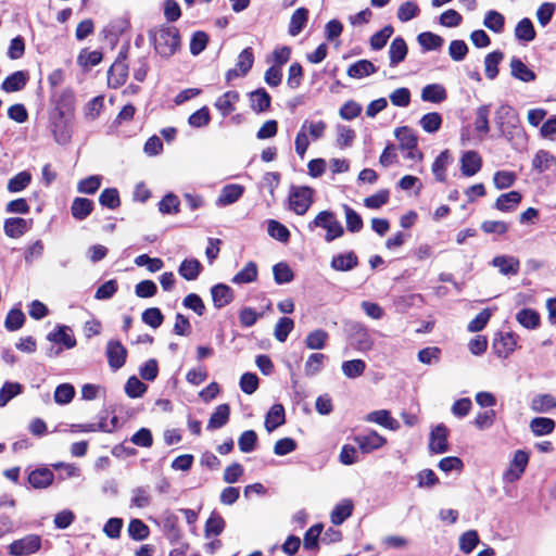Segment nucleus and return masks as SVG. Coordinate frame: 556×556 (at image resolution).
Instances as JSON below:
<instances>
[{"mask_svg": "<svg viewBox=\"0 0 556 556\" xmlns=\"http://www.w3.org/2000/svg\"><path fill=\"white\" fill-rule=\"evenodd\" d=\"M240 94L238 91L229 90L219 96L214 106L222 114V116L226 117L230 115L236 110V103L239 101Z\"/></svg>", "mask_w": 556, "mask_h": 556, "instance_id": "nucleus-19", "label": "nucleus"}, {"mask_svg": "<svg viewBox=\"0 0 556 556\" xmlns=\"http://www.w3.org/2000/svg\"><path fill=\"white\" fill-rule=\"evenodd\" d=\"M353 440L363 454L372 453L387 444V439L375 430H370L365 434L355 435Z\"/></svg>", "mask_w": 556, "mask_h": 556, "instance_id": "nucleus-11", "label": "nucleus"}, {"mask_svg": "<svg viewBox=\"0 0 556 556\" xmlns=\"http://www.w3.org/2000/svg\"><path fill=\"white\" fill-rule=\"evenodd\" d=\"M450 152L448 150L442 151L432 163V173L435 179L440 182H444L446 180V166L450 162Z\"/></svg>", "mask_w": 556, "mask_h": 556, "instance_id": "nucleus-44", "label": "nucleus"}, {"mask_svg": "<svg viewBox=\"0 0 556 556\" xmlns=\"http://www.w3.org/2000/svg\"><path fill=\"white\" fill-rule=\"evenodd\" d=\"M323 525L316 523L309 527L304 533L303 538V547L307 551H318L319 549V536L323 532Z\"/></svg>", "mask_w": 556, "mask_h": 556, "instance_id": "nucleus-43", "label": "nucleus"}, {"mask_svg": "<svg viewBox=\"0 0 556 556\" xmlns=\"http://www.w3.org/2000/svg\"><path fill=\"white\" fill-rule=\"evenodd\" d=\"M230 418V406L227 403L219 404L212 413L206 429L216 430L224 427Z\"/></svg>", "mask_w": 556, "mask_h": 556, "instance_id": "nucleus-26", "label": "nucleus"}, {"mask_svg": "<svg viewBox=\"0 0 556 556\" xmlns=\"http://www.w3.org/2000/svg\"><path fill=\"white\" fill-rule=\"evenodd\" d=\"M448 429L440 424L430 432L429 448L432 453L442 454L448 451Z\"/></svg>", "mask_w": 556, "mask_h": 556, "instance_id": "nucleus-14", "label": "nucleus"}, {"mask_svg": "<svg viewBox=\"0 0 556 556\" xmlns=\"http://www.w3.org/2000/svg\"><path fill=\"white\" fill-rule=\"evenodd\" d=\"M483 25L496 34L502 33L505 25V17L502 13L491 10L486 12Z\"/></svg>", "mask_w": 556, "mask_h": 556, "instance_id": "nucleus-56", "label": "nucleus"}, {"mask_svg": "<svg viewBox=\"0 0 556 556\" xmlns=\"http://www.w3.org/2000/svg\"><path fill=\"white\" fill-rule=\"evenodd\" d=\"M528 464L529 453L523 450H517L508 468L503 473V480L508 483L518 481L522 477Z\"/></svg>", "mask_w": 556, "mask_h": 556, "instance_id": "nucleus-7", "label": "nucleus"}, {"mask_svg": "<svg viewBox=\"0 0 556 556\" xmlns=\"http://www.w3.org/2000/svg\"><path fill=\"white\" fill-rule=\"evenodd\" d=\"M314 189L308 186H292L289 192V207L296 215H304L313 204Z\"/></svg>", "mask_w": 556, "mask_h": 556, "instance_id": "nucleus-4", "label": "nucleus"}, {"mask_svg": "<svg viewBox=\"0 0 556 556\" xmlns=\"http://www.w3.org/2000/svg\"><path fill=\"white\" fill-rule=\"evenodd\" d=\"M417 41L425 51L437 50L441 48L444 42L441 36L431 31H424L419 34Z\"/></svg>", "mask_w": 556, "mask_h": 556, "instance_id": "nucleus-49", "label": "nucleus"}, {"mask_svg": "<svg viewBox=\"0 0 556 556\" xmlns=\"http://www.w3.org/2000/svg\"><path fill=\"white\" fill-rule=\"evenodd\" d=\"M258 270L255 262L250 261L231 279L236 285L250 283L257 279Z\"/></svg>", "mask_w": 556, "mask_h": 556, "instance_id": "nucleus-40", "label": "nucleus"}, {"mask_svg": "<svg viewBox=\"0 0 556 556\" xmlns=\"http://www.w3.org/2000/svg\"><path fill=\"white\" fill-rule=\"evenodd\" d=\"M393 26L386 25L382 29L375 33L370 37V47L374 50H381L388 42L389 38L393 35Z\"/></svg>", "mask_w": 556, "mask_h": 556, "instance_id": "nucleus-63", "label": "nucleus"}, {"mask_svg": "<svg viewBox=\"0 0 556 556\" xmlns=\"http://www.w3.org/2000/svg\"><path fill=\"white\" fill-rule=\"evenodd\" d=\"M366 420L378 424L387 429L395 430L399 428L397 421L387 409L374 410L366 416Z\"/></svg>", "mask_w": 556, "mask_h": 556, "instance_id": "nucleus-37", "label": "nucleus"}, {"mask_svg": "<svg viewBox=\"0 0 556 556\" xmlns=\"http://www.w3.org/2000/svg\"><path fill=\"white\" fill-rule=\"evenodd\" d=\"M504 53L500 50L490 52L484 58V72L486 78L493 80L498 75V64L503 61Z\"/></svg>", "mask_w": 556, "mask_h": 556, "instance_id": "nucleus-38", "label": "nucleus"}, {"mask_svg": "<svg viewBox=\"0 0 556 556\" xmlns=\"http://www.w3.org/2000/svg\"><path fill=\"white\" fill-rule=\"evenodd\" d=\"M213 304L216 308L228 305L233 300L232 289L225 283H217L211 289Z\"/></svg>", "mask_w": 556, "mask_h": 556, "instance_id": "nucleus-23", "label": "nucleus"}, {"mask_svg": "<svg viewBox=\"0 0 556 556\" xmlns=\"http://www.w3.org/2000/svg\"><path fill=\"white\" fill-rule=\"evenodd\" d=\"M515 36L521 41H532L536 36V31L530 18L523 17L520 20L515 28Z\"/></svg>", "mask_w": 556, "mask_h": 556, "instance_id": "nucleus-47", "label": "nucleus"}, {"mask_svg": "<svg viewBox=\"0 0 556 556\" xmlns=\"http://www.w3.org/2000/svg\"><path fill=\"white\" fill-rule=\"evenodd\" d=\"M495 123L501 134L510 138L519 129L520 119L513 106L502 104L495 112Z\"/></svg>", "mask_w": 556, "mask_h": 556, "instance_id": "nucleus-3", "label": "nucleus"}, {"mask_svg": "<svg viewBox=\"0 0 556 556\" xmlns=\"http://www.w3.org/2000/svg\"><path fill=\"white\" fill-rule=\"evenodd\" d=\"M130 45L127 42L122 46L118 54L108 71V85L110 88L117 89L125 85L128 78V54Z\"/></svg>", "mask_w": 556, "mask_h": 556, "instance_id": "nucleus-2", "label": "nucleus"}, {"mask_svg": "<svg viewBox=\"0 0 556 556\" xmlns=\"http://www.w3.org/2000/svg\"><path fill=\"white\" fill-rule=\"evenodd\" d=\"M482 164V157L477 151H466L460 157L462 174L465 177H471L481 170Z\"/></svg>", "mask_w": 556, "mask_h": 556, "instance_id": "nucleus-16", "label": "nucleus"}, {"mask_svg": "<svg viewBox=\"0 0 556 556\" xmlns=\"http://www.w3.org/2000/svg\"><path fill=\"white\" fill-rule=\"evenodd\" d=\"M253 64L254 51L251 47H247L239 53L236 66L226 72L225 78L227 84L240 76H245L252 68Z\"/></svg>", "mask_w": 556, "mask_h": 556, "instance_id": "nucleus-8", "label": "nucleus"}, {"mask_svg": "<svg viewBox=\"0 0 556 556\" xmlns=\"http://www.w3.org/2000/svg\"><path fill=\"white\" fill-rule=\"evenodd\" d=\"M446 97L445 88L439 84L427 85L421 91V99L432 103H441Z\"/></svg>", "mask_w": 556, "mask_h": 556, "instance_id": "nucleus-42", "label": "nucleus"}, {"mask_svg": "<svg viewBox=\"0 0 556 556\" xmlns=\"http://www.w3.org/2000/svg\"><path fill=\"white\" fill-rule=\"evenodd\" d=\"M106 357L109 366L113 370L122 368L127 358V350L118 340H110L106 344Z\"/></svg>", "mask_w": 556, "mask_h": 556, "instance_id": "nucleus-13", "label": "nucleus"}, {"mask_svg": "<svg viewBox=\"0 0 556 556\" xmlns=\"http://www.w3.org/2000/svg\"><path fill=\"white\" fill-rule=\"evenodd\" d=\"M394 136L399 141L401 150H412L417 147L418 139L414 130L407 126L397 127Z\"/></svg>", "mask_w": 556, "mask_h": 556, "instance_id": "nucleus-32", "label": "nucleus"}, {"mask_svg": "<svg viewBox=\"0 0 556 556\" xmlns=\"http://www.w3.org/2000/svg\"><path fill=\"white\" fill-rule=\"evenodd\" d=\"M329 334L324 329L311 331L305 338V344L311 350H321L325 348Z\"/></svg>", "mask_w": 556, "mask_h": 556, "instance_id": "nucleus-52", "label": "nucleus"}, {"mask_svg": "<svg viewBox=\"0 0 556 556\" xmlns=\"http://www.w3.org/2000/svg\"><path fill=\"white\" fill-rule=\"evenodd\" d=\"M516 320L527 329H535L541 324V316L535 309L522 308L516 314Z\"/></svg>", "mask_w": 556, "mask_h": 556, "instance_id": "nucleus-39", "label": "nucleus"}, {"mask_svg": "<svg viewBox=\"0 0 556 556\" xmlns=\"http://www.w3.org/2000/svg\"><path fill=\"white\" fill-rule=\"evenodd\" d=\"M99 203L110 210H116L121 206L119 192L116 188H105L99 195Z\"/></svg>", "mask_w": 556, "mask_h": 556, "instance_id": "nucleus-50", "label": "nucleus"}, {"mask_svg": "<svg viewBox=\"0 0 556 556\" xmlns=\"http://www.w3.org/2000/svg\"><path fill=\"white\" fill-rule=\"evenodd\" d=\"M68 330L66 326H58L47 336V339L56 344H63L66 349H72L76 345V339L68 333Z\"/></svg>", "mask_w": 556, "mask_h": 556, "instance_id": "nucleus-36", "label": "nucleus"}, {"mask_svg": "<svg viewBox=\"0 0 556 556\" xmlns=\"http://www.w3.org/2000/svg\"><path fill=\"white\" fill-rule=\"evenodd\" d=\"M50 101L54 105L60 119H64L67 114L75 111L76 98L71 88H65L60 92L52 91Z\"/></svg>", "mask_w": 556, "mask_h": 556, "instance_id": "nucleus-6", "label": "nucleus"}, {"mask_svg": "<svg viewBox=\"0 0 556 556\" xmlns=\"http://www.w3.org/2000/svg\"><path fill=\"white\" fill-rule=\"evenodd\" d=\"M147 384L139 380L136 376H131L125 383V393L130 399L142 396L147 392Z\"/></svg>", "mask_w": 556, "mask_h": 556, "instance_id": "nucleus-62", "label": "nucleus"}, {"mask_svg": "<svg viewBox=\"0 0 556 556\" xmlns=\"http://www.w3.org/2000/svg\"><path fill=\"white\" fill-rule=\"evenodd\" d=\"M268 235L274 239L287 243L290 239L289 229L278 220L269 219L268 220Z\"/></svg>", "mask_w": 556, "mask_h": 556, "instance_id": "nucleus-60", "label": "nucleus"}, {"mask_svg": "<svg viewBox=\"0 0 556 556\" xmlns=\"http://www.w3.org/2000/svg\"><path fill=\"white\" fill-rule=\"evenodd\" d=\"M293 328V319L289 317H280L274 329V336L276 340L279 342H285Z\"/></svg>", "mask_w": 556, "mask_h": 556, "instance_id": "nucleus-61", "label": "nucleus"}, {"mask_svg": "<svg viewBox=\"0 0 556 556\" xmlns=\"http://www.w3.org/2000/svg\"><path fill=\"white\" fill-rule=\"evenodd\" d=\"M155 52L164 59L173 56L181 47V37L176 26L162 24L148 33Z\"/></svg>", "mask_w": 556, "mask_h": 556, "instance_id": "nucleus-1", "label": "nucleus"}, {"mask_svg": "<svg viewBox=\"0 0 556 556\" xmlns=\"http://www.w3.org/2000/svg\"><path fill=\"white\" fill-rule=\"evenodd\" d=\"M408 48L404 38L395 37L389 48L390 65L395 66L403 62L407 55Z\"/></svg>", "mask_w": 556, "mask_h": 556, "instance_id": "nucleus-31", "label": "nucleus"}, {"mask_svg": "<svg viewBox=\"0 0 556 556\" xmlns=\"http://www.w3.org/2000/svg\"><path fill=\"white\" fill-rule=\"evenodd\" d=\"M202 269H203V266L200 263V261L192 257V258H186L180 263V265L178 267V273L184 279H186L188 281H192L199 277Z\"/></svg>", "mask_w": 556, "mask_h": 556, "instance_id": "nucleus-29", "label": "nucleus"}, {"mask_svg": "<svg viewBox=\"0 0 556 556\" xmlns=\"http://www.w3.org/2000/svg\"><path fill=\"white\" fill-rule=\"evenodd\" d=\"M521 200V193L519 191L513 190L498 195L493 207L504 213L513 212L520 204Z\"/></svg>", "mask_w": 556, "mask_h": 556, "instance_id": "nucleus-20", "label": "nucleus"}, {"mask_svg": "<svg viewBox=\"0 0 556 556\" xmlns=\"http://www.w3.org/2000/svg\"><path fill=\"white\" fill-rule=\"evenodd\" d=\"M519 336L513 331L498 332L495 334L492 349L502 358H507L517 348Z\"/></svg>", "mask_w": 556, "mask_h": 556, "instance_id": "nucleus-10", "label": "nucleus"}, {"mask_svg": "<svg viewBox=\"0 0 556 556\" xmlns=\"http://www.w3.org/2000/svg\"><path fill=\"white\" fill-rule=\"evenodd\" d=\"M421 128L429 134L437 132L442 125V116L438 112H430L420 118Z\"/></svg>", "mask_w": 556, "mask_h": 556, "instance_id": "nucleus-58", "label": "nucleus"}, {"mask_svg": "<svg viewBox=\"0 0 556 556\" xmlns=\"http://www.w3.org/2000/svg\"><path fill=\"white\" fill-rule=\"evenodd\" d=\"M94 203L92 200L77 197L72 202L71 214L76 220H84L92 213Z\"/></svg>", "mask_w": 556, "mask_h": 556, "instance_id": "nucleus-24", "label": "nucleus"}, {"mask_svg": "<svg viewBox=\"0 0 556 556\" xmlns=\"http://www.w3.org/2000/svg\"><path fill=\"white\" fill-rule=\"evenodd\" d=\"M286 422V412L282 404H274L265 416L264 426L268 432L274 431Z\"/></svg>", "mask_w": 556, "mask_h": 556, "instance_id": "nucleus-22", "label": "nucleus"}, {"mask_svg": "<svg viewBox=\"0 0 556 556\" xmlns=\"http://www.w3.org/2000/svg\"><path fill=\"white\" fill-rule=\"evenodd\" d=\"M28 483L34 489H47L54 481V473L47 467L36 468L28 473Z\"/></svg>", "mask_w": 556, "mask_h": 556, "instance_id": "nucleus-17", "label": "nucleus"}, {"mask_svg": "<svg viewBox=\"0 0 556 556\" xmlns=\"http://www.w3.org/2000/svg\"><path fill=\"white\" fill-rule=\"evenodd\" d=\"M33 225V219L22 217H10L4 220L3 230L7 237L16 239L25 235Z\"/></svg>", "mask_w": 556, "mask_h": 556, "instance_id": "nucleus-15", "label": "nucleus"}, {"mask_svg": "<svg viewBox=\"0 0 556 556\" xmlns=\"http://www.w3.org/2000/svg\"><path fill=\"white\" fill-rule=\"evenodd\" d=\"M23 386L20 382L5 381L0 389V407L5 406L13 397L21 394Z\"/></svg>", "mask_w": 556, "mask_h": 556, "instance_id": "nucleus-51", "label": "nucleus"}, {"mask_svg": "<svg viewBox=\"0 0 556 556\" xmlns=\"http://www.w3.org/2000/svg\"><path fill=\"white\" fill-rule=\"evenodd\" d=\"M29 80V74L27 71H16L5 77L1 84V89L4 92H17L25 88Z\"/></svg>", "mask_w": 556, "mask_h": 556, "instance_id": "nucleus-18", "label": "nucleus"}, {"mask_svg": "<svg viewBox=\"0 0 556 556\" xmlns=\"http://www.w3.org/2000/svg\"><path fill=\"white\" fill-rule=\"evenodd\" d=\"M530 407L535 413H545L556 408V399L548 393L536 394L530 404Z\"/></svg>", "mask_w": 556, "mask_h": 556, "instance_id": "nucleus-41", "label": "nucleus"}, {"mask_svg": "<svg viewBox=\"0 0 556 556\" xmlns=\"http://www.w3.org/2000/svg\"><path fill=\"white\" fill-rule=\"evenodd\" d=\"M51 130L59 144H66L72 139V131L63 119L59 118L58 122H53Z\"/></svg>", "mask_w": 556, "mask_h": 556, "instance_id": "nucleus-57", "label": "nucleus"}, {"mask_svg": "<svg viewBox=\"0 0 556 556\" xmlns=\"http://www.w3.org/2000/svg\"><path fill=\"white\" fill-rule=\"evenodd\" d=\"M127 532L134 541H143L149 538L151 531L141 519L134 518L128 523Z\"/></svg>", "mask_w": 556, "mask_h": 556, "instance_id": "nucleus-46", "label": "nucleus"}, {"mask_svg": "<svg viewBox=\"0 0 556 556\" xmlns=\"http://www.w3.org/2000/svg\"><path fill=\"white\" fill-rule=\"evenodd\" d=\"M41 548V538L38 534H28L22 539L14 540L9 545V554L12 556H24L37 553Z\"/></svg>", "mask_w": 556, "mask_h": 556, "instance_id": "nucleus-9", "label": "nucleus"}, {"mask_svg": "<svg viewBox=\"0 0 556 556\" xmlns=\"http://www.w3.org/2000/svg\"><path fill=\"white\" fill-rule=\"evenodd\" d=\"M377 72V67L369 60H358L351 64L346 74L351 78H363Z\"/></svg>", "mask_w": 556, "mask_h": 556, "instance_id": "nucleus-34", "label": "nucleus"}, {"mask_svg": "<svg viewBox=\"0 0 556 556\" xmlns=\"http://www.w3.org/2000/svg\"><path fill=\"white\" fill-rule=\"evenodd\" d=\"M249 98L250 106L255 113H263L270 109L271 97L264 88L251 91Z\"/></svg>", "mask_w": 556, "mask_h": 556, "instance_id": "nucleus-21", "label": "nucleus"}, {"mask_svg": "<svg viewBox=\"0 0 556 556\" xmlns=\"http://www.w3.org/2000/svg\"><path fill=\"white\" fill-rule=\"evenodd\" d=\"M357 265L358 257L353 251L334 255L331 260V267L338 271H349Z\"/></svg>", "mask_w": 556, "mask_h": 556, "instance_id": "nucleus-27", "label": "nucleus"}, {"mask_svg": "<svg viewBox=\"0 0 556 556\" xmlns=\"http://www.w3.org/2000/svg\"><path fill=\"white\" fill-rule=\"evenodd\" d=\"M244 188L241 185H226L218 197L217 203L220 205H229L237 202L243 194Z\"/></svg>", "mask_w": 556, "mask_h": 556, "instance_id": "nucleus-35", "label": "nucleus"}, {"mask_svg": "<svg viewBox=\"0 0 556 556\" xmlns=\"http://www.w3.org/2000/svg\"><path fill=\"white\" fill-rule=\"evenodd\" d=\"M25 315L20 308H12L4 320V327L9 331H16L25 324Z\"/></svg>", "mask_w": 556, "mask_h": 556, "instance_id": "nucleus-59", "label": "nucleus"}, {"mask_svg": "<svg viewBox=\"0 0 556 556\" xmlns=\"http://www.w3.org/2000/svg\"><path fill=\"white\" fill-rule=\"evenodd\" d=\"M309 227H320L327 230L326 241L330 242L337 238H340L344 229L341 223L336 218V215L330 211L319 212L314 220L309 224Z\"/></svg>", "mask_w": 556, "mask_h": 556, "instance_id": "nucleus-5", "label": "nucleus"}, {"mask_svg": "<svg viewBox=\"0 0 556 556\" xmlns=\"http://www.w3.org/2000/svg\"><path fill=\"white\" fill-rule=\"evenodd\" d=\"M273 274L274 280L277 285L289 283L294 278V274L291 267L285 262H280L274 265Z\"/></svg>", "mask_w": 556, "mask_h": 556, "instance_id": "nucleus-55", "label": "nucleus"}, {"mask_svg": "<svg viewBox=\"0 0 556 556\" xmlns=\"http://www.w3.org/2000/svg\"><path fill=\"white\" fill-rule=\"evenodd\" d=\"M308 10L303 7L292 13L288 29L291 36H298L304 29L308 22Z\"/></svg>", "mask_w": 556, "mask_h": 556, "instance_id": "nucleus-33", "label": "nucleus"}, {"mask_svg": "<svg viewBox=\"0 0 556 556\" xmlns=\"http://www.w3.org/2000/svg\"><path fill=\"white\" fill-rule=\"evenodd\" d=\"M493 266L497 267L502 275L515 276L520 270V262L515 256L500 255L492 261Z\"/></svg>", "mask_w": 556, "mask_h": 556, "instance_id": "nucleus-25", "label": "nucleus"}, {"mask_svg": "<svg viewBox=\"0 0 556 556\" xmlns=\"http://www.w3.org/2000/svg\"><path fill=\"white\" fill-rule=\"evenodd\" d=\"M510 74L516 79H519L523 83H530L535 80V73L529 68L519 58H511L510 60Z\"/></svg>", "mask_w": 556, "mask_h": 556, "instance_id": "nucleus-28", "label": "nucleus"}, {"mask_svg": "<svg viewBox=\"0 0 556 556\" xmlns=\"http://www.w3.org/2000/svg\"><path fill=\"white\" fill-rule=\"evenodd\" d=\"M162 531L170 544L179 543L184 539L182 529L179 526V518L167 510L163 515Z\"/></svg>", "mask_w": 556, "mask_h": 556, "instance_id": "nucleus-12", "label": "nucleus"}, {"mask_svg": "<svg viewBox=\"0 0 556 556\" xmlns=\"http://www.w3.org/2000/svg\"><path fill=\"white\" fill-rule=\"evenodd\" d=\"M102 59V52L98 50L89 51L88 49H83L77 56V63L84 68H90L98 65Z\"/></svg>", "mask_w": 556, "mask_h": 556, "instance_id": "nucleus-53", "label": "nucleus"}, {"mask_svg": "<svg viewBox=\"0 0 556 556\" xmlns=\"http://www.w3.org/2000/svg\"><path fill=\"white\" fill-rule=\"evenodd\" d=\"M530 428L536 437L546 435L553 432L555 421L548 417H535L531 420Z\"/></svg>", "mask_w": 556, "mask_h": 556, "instance_id": "nucleus-48", "label": "nucleus"}, {"mask_svg": "<svg viewBox=\"0 0 556 556\" xmlns=\"http://www.w3.org/2000/svg\"><path fill=\"white\" fill-rule=\"evenodd\" d=\"M30 181H31V175L28 172L23 170V172L17 173L16 175H14L9 180L7 188L10 192H13V193L21 192L28 187Z\"/></svg>", "mask_w": 556, "mask_h": 556, "instance_id": "nucleus-54", "label": "nucleus"}, {"mask_svg": "<svg viewBox=\"0 0 556 556\" xmlns=\"http://www.w3.org/2000/svg\"><path fill=\"white\" fill-rule=\"evenodd\" d=\"M419 13L420 9L416 2L405 1L399 7L396 16L401 22H408L418 16Z\"/></svg>", "mask_w": 556, "mask_h": 556, "instance_id": "nucleus-64", "label": "nucleus"}, {"mask_svg": "<svg viewBox=\"0 0 556 556\" xmlns=\"http://www.w3.org/2000/svg\"><path fill=\"white\" fill-rule=\"evenodd\" d=\"M225 526L224 518L218 513L213 511L205 522L204 534L206 538L218 536L224 531Z\"/></svg>", "mask_w": 556, "mask_h": 556, "instance_id": "nucleus-45", "label": "nucleus"}, {"mask_svg": "<svg viewBox=\"0 0 556 556\" xmlns=\"http://www.w3.org/2000/svg\"><path fill=\"white\" fill-rule=\"evenodd\" d=\"M354 509L353 502L351 500H342L338 503L330 514V520L334 526H340L349 517L352 516Z\"/></svg>", "mask_w": 556, "mask_h": 556, "instance_id": "nucleus-30", "label": "nucleus"}]
</instances>
